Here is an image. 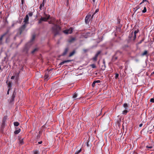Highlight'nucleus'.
<instances>
[{"instance_id":"30","label":"nucleus","mask_w":154,"mask_h":154,"mask_svg":"<svg viewBox=\"0 0 154 154\" xmlns=\"http://www.w3.org/2000/svg\"><path fill=\"white\" fill-rule=\"evenodd\" d=\"M146 11V7L145 6L144 7L143 10H142V12L143 13H145Z\"/></svg>"},{"instance_id":"53","label":"nucleus","mask_w":154,"mask_h":154,"mask_svg":"<svg viewBox=\"0 0 154 154\" xmlns=\"http://www.w3.org/2000/svg\"><path fill=\"white\" fill-rule=\"evenodd\" d=\"M87 146H88V143H87Z\"/></svg>"},{"instance_id":"23","label":"nucleus","mask_w":154,"mask_h":154,"mask_svg":"<svg viewBox=\"0 0 154 154\" xmlns=\"http://www.w3.org/2000/svg\"><path fill=\"white\" fill-rule=\"evenodd\" d=\"M7 33L6 32L5 33H4V34H3L1 36V37H0V41H2V38H3L4 36H5L6 34H7Z\"/></svg>"},{"instance_id":"8","label":"nucleus","mask_w":154,"mask_h":154,"mask_svg":"<svg viewBox=\"0 0 154 154\" xmlns=\"http://www.w3.org/2000/svg\"><path fill=\"white\" fill-rule=\"evenodd\" d=\"M68 51H69V48H66L65 49L64 52L62 53V54L61 55L63 56H64L65 55H66V54L68 52Z\"/></svg>"},{"instance_id":"44","label":"nucleus","mask_w":154,"mask_h":154,"mask_svg":"<svg viewBox=\"0 0 154 154\" xmlns=\"http://www.w3.org/2000/svg\"><path fill=\"white\" fill-rule=\"evenodd\" d=\"M15 77V76H11V79H14V78Z\"/></svg>"},{"instance_id":"24","label":"nucleus","mask_w":154,"mask_h":154,"mask_svg":"<svg viewBox=\"0 0 154 154\" xmlns=\"http://www.w3.org/2000/svg\"><path fill=\"white\" fill-rule=\"evenodd\" d=\"M75 53V51H73L72 52L70 53L69 55V56L70 57L72 56Z\"/></svg>"},{"instance_id":"42","label":"nucleus","mask_w":154,"mask_h":154,"mask_svg":"<svg viewBox=\"0 0 154 154\" xmlns=\"http://www.w3.org/2000/svg\"><path fill=\"white\" fill-rule=\"evenodd\" d=\"M92 67L93 68H95L96 67V66L94 64H93L91 65Z\"/></svg>"},{"instance_id":"35","label":"nucleus","mask_w":154,"mask_h":154,"mask_svg":"<svg viewBox=\"0 0 154 154\" xmlns=\"http://www.w3.org/2000/svg\"><path fill=\"white\" fill-rule=\"evenodd\" d=\"M96 83L94 81L93 82L92 84V86L93 87H94L95 86V84Z\"/></svg>"},{"instance_id":"46","label":"nucleus","mask_w":154,"mask_h":154,"mask_svg":"<svg viewBox=\"0 0 154 154\" xmlns=\"http://www.w3.org/2000/svg\"><path fill=\"white\" fill-rule=\"evenodd\" d=\"M42 143V141H40L38 142V143L39 144H41Z\"/></svg>"},{"instance_id":"16","label":"nucleus","mask_w":154,"mask_h":154,"mask_svg":"<svg viewBox=\"0 0 154 154\" xmlns=\"http://www.w3.org/2000/svg\"><path fill=\"white\" fill-rule=\"evenodd\" d=\"M99 9H97L96 11H95V12L94 13V14H93V15H92V16L91 17V19L92 20L93 18V17H94V14H96V13L98 12L99 11Z\"/></svg>"},{"instance_id":"15","label":"nucleus","mask_w":154,"mask_h":154,"mask_svg":"<svg viewBox=\"0 0 154 154\" xmlns=\"http://www.w3.org/2000/svg\"><path fill=\"white\" fill-rule=\"evenodd\" d=\"M7 118V116H5L3 118V123H2L3 124H4L5 123Z\"/></svg>"},{"instance_id":"7","label":"nucleus","mask_w":154,"mask_h":154,"mask_svg":"<svg viewBox=\"0 0 154 154\" xmlns=\"http://www.w3.org/2000/svg\"><path fill=\"white\" fill-rule=\"evenodd\" d=\"M91 17L90 14H88L87 15L85 19V22L86 23H88L90 21V18Z\"/></svg>"},{"instance_id":"41","label":"nucleus","mask_w":154,"mask_h":154,"mask_svg":"<svg viewBox=\"0 0 154 154\" xmlns=\"http://www.w3.org/2000/svg\"><path fill=\"white\" fill-rule=\"evenodd\" d=\"M94 82L96 83H100V81L99 80H98L95 81Z\"/></svg>"},{"instance_id":"9","label":"nucleus","mask_w":154,"mask_h":154,"mask_svg":"<svg viewBox=\"0 0 154 154\" xmlns=\"http://www.w3.org/2000/svg\"><path fill=\"white\" fill-rule=\"evenodd\" d=\"M72 61V60H64V61L61 62V63H60L59 65H62L63 64H64L65 63L70 62L71 61Z\"/></svg>"},{"instance_id":"19","label":"nucleus","mask_w":154,"mask_h":154,"mask_svg":"<svg viewBox=\"0 0 154 154\" xmlns=\"http://www.w3.org/2000/svg\"><path fill=\"white\" fill-rule=\"evenodd\" d=\"M123 106L125 109H127L128 106L127 103H125L123 104Z\"/></svg>"},{"instance_id":"6","label":"nucleus","mask_w":154,"mask_h":154,"mask_svg":"<svg viewBox=\"0 0 154 154\" xmlns=\"http://www.w3.org/2000/svg\"><path fill=\"white\" fill-rule=\"evenodd\" d=\"M101 53V51H98L97 53L95 54V56L93 58L92 60L94 61H96L97 59V57L99 55V54Z\"/></svg>"},{"instance_id":"39","label":"nucleus","mask_w":154,"mask_h":154,"mask_svg":"<svg viewBox=\"0 0 154 154\" xmlns=\"http://www.w3.org/2000/svg\"><path fill=\"white\" fill-rule=\"evenodd\" d=\"M150 101L151 102L154 103V99L151 98L150 100Z\"/></svg>"},{"instance_id":"27","label":"nucleus","mask_w":154,"mask_h":154,"mask_svg":"<svg viewBox=\"0 0 154 154\" xmlns=\"http://www.w3.org/2000/svg\"><path fill=\"white\" fill-rule=\"evenodd\" d=\"M35 35H32V39H31V42H32L34 40V39L35 38Z\"/></svg>"},{"instance_id":"38","label":"nucleus","mask_w":154,"mask_h":154,"mask_svg":"<svg viewBox=\"0 0 154 154\" xmlns=\"http://www.w3.org/2000/svg\"><path fill=\"white\" fill-rule=\"evenodd\" d=\"M122 52L119 51H117L116 52V54H121Z\"/></svg>"},{"instance_id":"56","label":"nucleus","mask_w":154,"mask_h":154,"mask_svg":"<svg viewBox=\"0 0 154 154\" xmlns=\"http://www.w3.org/2000/svg\"><path fill=\"white\" fill-rule=\"evenodd\" d=\"M153 128H154V125L153 126Z\"/></svg>"},{"instance_id":"4","label":"nucleus","mask_w":154,"mask_h":154,"mask_svg":"<svg viewBox=\"0 0 154 154\" xmlns=\"http://www.w3.org/2000/svg\"><path fill=\"white\" fill-rule=\"evenodd\" d=\"M29 44L30 43H28L26 45L23 50V51L24 52L26 53H28V51L29 48Z\"/></svg>"},{"instance_id":"43","label":"nucleus","mask_w":154,"mask_h":154,"mask_svg":"<svg viewBox=\"0 0 154 154\" xmlns=\"http://www.w3.org/2000/svg\"><path fill=\"white\" fill-rule=\"evenodd\" d=\"M10 90V88H9L8 89V91H7V94H9V91Z\"/></svg>"},{"instance_id":"2","label":"nucleus","mask_w":154,"mask_h":154,"mask_svg":"<svg viewBox=\"0 0 154 154\" xmlns=\"http://www.w3.org/2000/svg\"><path fill=\"white\" fill-rule=\"evenodd\" d=\"M29 17L28 15H26L25 18H24V22L25 24L23 25L19 29V30L20 31V34H21L22 33V30H23L25 27H26V24L29 23Z\"/></svg>"},{"instance_id":"11","label":"nucleus","mask_w":154,"mask_h":154,"mask_svg":"<svg viewBox=\"0 0 154 154\" xmlns=\"http://www.w3.org/2000/svg\"><path fill=\"white\" fill-rule=\"evenodd\" d=\"M20 73V71H19L18 72L16 73L14 75L16 79H17L18 78L19 74Z\"/></svg>"},{"instance_id":"37","label":"nucleus","mask_w":154,"mask_h":154,"mask_svg":"<svg viewBox=\"0 0 154 154\" xmlns=\"http://www.w3.org/2000/svg\"><path fill=\"white\" fill-rule=\"evenodd\" d=\"M139 8V6H138L135 8L134 9L136 10L135 11H137Z\"/></svg>"},{"instance_id":"12","label":"nucleus","mask_w":154,"mask_h":154,"mask_svg":"<svg viewBox=\"0 0 154 154\" xmlns=\"http://www.w3.org/2000/svg\"><path fill=\"white\" fill-rule=\"evenodd\" d=\"M77 94L76 92H75L73 94L72 98H73L75 100L77 99Z\"/></svg>"},{"instance_id":"3","label":"nucleus","mask_w":154,"mask_h":154,"mask_svg":"<svg viewBox=\"0 0 154 154\" xmlns=\"http://www.w3.org/2000/svg\"><path fill=\"white\" fill-rule=\"evenodd\" d=\"M45 17H41L40 20H39L38 23H40L42 21H46L49 19L50 16L46 14H45Z\"/></svg>"},{"instance_id":"36","label":"nucleus","mask_w":154,"mask_h":154,"mask_svg":"<svg viewBox=\"0 0 154 154\" xmlns=\"http://www.w3.org/2000/svg\"><path fill=\"white\" fill-rule=\"evenodd\" d=\"M15 94H14V93L12 95V98L13 99H14V98H15Z\"/></svg>"},{"instance_id":"20","label":"nucleus","mask_w":154,"mask_h":154,"mask_svg":"<svg viewBox=\"0 0 154 154\" xmlns=\"http://www.w3.org/2000/svg\"><path fill=\"white\" fill-rule=\"evenodd\" d=\"M75 40V38H72L69 40V42H72Z\"/></svg>"},{"instance_id":"26","label":"nucleus","mask_w":154,"mask_h":154,"mask_svg":"<svg viewBox=\"0 0 154 154\" xmlns=\"http://www.w3.org/2000/svg\"><path fill=\"white\" fill-rule=\"evenodd\" d=\"M128 112V111L125 110H124L123 111L122 113L123 114L125 115Z\"/></svg>"},{"instance_id":"54","label":"nucleus","mask_w":154,"mask_h":154,"mask_svg":"<svg viewBox=\"0 0 154 154\" xmlns=\"http://www.w3.org/2000/svg\"><path fill=\"white\" fill-rule=\"evenodd\" d=\"M1 67L0 66V70H1Z\"/></svg>"},{"instance_id":"28","label":"nucleus","mask_w":154,"mask_h":154,"mask_svg":"<svg viewBox=\"0 0 154 154\" xmlns=\"http://www.w3.org/2000/svg\"><path fill=\"white\" fill-rule=\"evenodd\" d=\"M19 142H20V143L21 145L23 144V139H20Z\"/></svg>"},{"instance_id":"48","label":"nucleus","mask_w":154,"mask_h":154,"mask_svg":"<svg viewBox=\"0 0 154 154\" xmlns=\"http://www.w3.org/2000/svg\"><path fill=\"white\" fill-rule=\"evenodd\" d=\"M83 51H85V52H86V51H88V50L87 49H84Z\"/></svg>"},{"instance_id":"47","label":"nucleus","mask_w":154,"mask_h":154,"mask_svg":"<svg viewBox=\"0 0 154 154\" xmlns=\"http://www.w3.org/2000/svg\"><path fill=\"white\" fill-rule=\"evenodd\" d=\"M142 125H143V124L141 123V124H140L139 125V127H141L142 126Z\"/></svg>"},{"instance_id":"25","label":"nucleus","mask_w":154,"mask_h":154,"mask_svg":"<svg viewBox=\"0 0 154 154\" xmlns=\"http://www.w3.org/2000/svg\"><path fill=\"white\" fill-rule=\"evenodd\" d=\"M12 87V84L11 83V82H9L8 84V88H10L11 89V88Z\"/></svg>"},{"instance_id":"32","label":"nucleus","mask_w":154,"mask_h":154,"mask_svg":"<svg viewBox=\"0 0 154 154\" xmlns=\"http://www.w3.org/2000/svg\"><path fill=\"white\" fill-rule=\"evenodd\" d=\"M33 15V13L32 12H30L28 13V16H29V17H32Z\"/></svg>"},{"instance_id":"45","label":"nucleus","mask_w":154,"mask_h":154,"mask_svg":"<svg viewBox=\"0 0 154 154\" xmlns=\"http://www.w3.org/2000/svg\"><path fill=\"white\" fill-rule=\"evenodd\" d=\"M147 1L146 0H143V1L142 2H141L140 5L141 4L143 3L144 2Z\"/></svg>"},{"instance_id":"17","label":"nucleus","mask_w":154,"mask_h":154,"mask_svg":"<svg viewBox=\"0 0 154 154\" xmlns=\"http://www.w3.org/2000/svg\"><path fill=\"white\" fill-rule=\"evenodd\" d=\"M49 76L48 74H46L45 76V80L46 81L48 80V79Z\"/></svg>"},{"instance_id":"49","label":"nucleus","mask_w":154,"mask_h":154,"mask_svg":"<svg viewBox=\"0 0 154 154\" xmlns=\"http://www.w3.org/2000/svg\"><path fill=\"white\" fill-rule=\"evenodd\" d=\"M153 74H154V71L152 72L151 74V75H152Z\"/></svg>"},{"instance_id":"14","label":"nucleus","mask_w":154,"mask_h":154,"mask_svg":"<svg viewBox=\"0 0 154 154\" xmlns=\"http://www.w3.org/2000/svg\"><path fill=\"white\" fill-rule=\"evenodd\" d=\"M103 63L104 65V66H103L101 68V69L103 70H104L105 68V61L104 60L103 61Z\"/></svg>"},{"instance_id":"29","label":"nucleus","mask_w":154,"mask_h":154,"mask_svg":"<svg viewBox=\"0 0 154 154\" xmlns=\"http://www.w3.org/2000/svg\"><path fill=\"white\" fill-rule=\"evenodd\" d=\"M147 51L146 50L142 54V55L143 56L147 54Z\"/></svg>"},{"instance_id":"40","label":"nucleus","mask_w":154,"mask_h":154,"mask_svg":"<svg viewBox=\"0 0 154 154\" xmlns=\"http://www.w3.org/2000/svg\"><path fill=\"white\" fill-rule=\"evenodd\" d=\"M146 147L148 148L151 149L152 148V146H146Z\"/></svg>"},{"instance_id":"5","label":"nucleus","mask_w":154,"mask_h":154,"mask_svg":"<svg viewBox=\"0 0 154 154\" xmlns=\"http://www.w3.org/2000/svg\"><path fill=\"white\" fill-rule=\"evenodd\" d=\"M72 28H70L69 29L65 30L63 31L64 33L66 34H71L72 32Z\"/></svg>"},{"instance_id":"22","label":"nucleus","mask_w":154,"mask_h":154,"mask_svg":"<svg viewBox=\"0 0 154 154\" xmlns=\"http://www.w3.org/2000/svg\"><path fill=\"white\" fill-rule=\"evenodd\" d=\"M14 126H18L19 125V123L18 122H16L14 123Z\"/></svg>"},{"instance_id":"1","label":"nucleus","mask_w":154,"mask_h":154,"mask_svg":"<svg viewBox=\"0 0 154 154\" xmlns=\"http://www.w3.org/2000/svg\"><path fill=\"white\" fill-rule=\"evenodd\" d=\"M59 22L58 20H56L54 17H51V20L49 22V23L52 24L53 25L52 27V30L55 35L58 34L60 30V27L57 25Z\"/></svg>"},{"instance_id":"51","label":"nucleus","mask_w":154,"mask_h":154,"mask_svg":"<svg viewBox=\"0 0 154 154\" xmlns=\"http://www.w3.org/2000/svg\"><path fill=\"white\" fill-rule=\"evenodd\" d=\"M95 0H93V1L94 2H95Z\"/></svg>"},{"instance_id":"31","label":"nucleus","mask_w":154,"mask_h":154,"mask_svg":"<svg viewBox=\"0 0 154 154\" xmlns=\"http://www.w3.org/2000/svg\"><path fill=\"white\" fill-rule=\"evenodd\" d=\"M38 151L36 150H35L33 151V154H39Z\"/></svg>"},{"instance_id":"21","label":"nucleus","mask_w":154,"mask_h":154,"mask_svg":"<svg viewBox=\"0 0 154 154\" xmlns=\"http://www.w3.org/2000/svg\"><path fill=\"white\" fill-rule=\"evenodd\" d=\"M38 50V49L37 48H34L31 52L32 54L34 53L35 52L37 51Z\"/></svg>"},{"instance_id":"55","label":"nucleus","mask_w":154,"mask_h":154,"mask_svg":"<svg viewBox=\"0 0 154 154\" xmlns=\"http://www.w3.org/2000/svg\"><path fill=\"white\" fill-rule=\"evenodd\" d=\"M8 82V81H7L6 82V83H7Z\"/></svg>"},{"instance_id":"34","label":"nucleus","mask_w":154,"mask_h":154,"mask_svg":"<svg viewBox=\"0 0 154 154\" xmlns=\"http://www.w3.org/2000/svg\"><path fill=\"white\" fill-rule=\"evenodd\" d=\"M81 151V149H80V150H78V151H77L75 152V154H78Z\"/></svg>"},{"instance_id":"13","label":"nucleus","mask_w":154,"mask_h":154,"mask_svg":"<svg viewBox=\"0 0 154 154\" xmlns=\"http://www.w3.org/2000/svg\"><path fill=\"white\" fill-rule=\"evenodd\" d=\"M44 1L45 0H43V2L42 4H41L39 7V8L40 10L42 9V8L44 6Z\"/></svg>"},{"instance_id":"18","label":"nucleus","mask_w":154,"mask_h":154,"mask_svg":"<svg viewBox=\"0 0 154 154\" xmlns=\"http://www.w3.org/2000/svg\"><path fill=\"white\" fill-rule=\"evenodd\" d=\"M20 129L19 128L18 130L15 131L14 132V133L15 134H17L20 132Z\"/></svg>"},{"instance_id":"50","label":"nucleus","mask_w":154,"mask_h":154,"mask_svg":"<svg viewBox=\"0 0 154 154\" xmlns=\"http://www.w3.org/2000/svg\"><path fill=\"white\" fill-rule=\"evenodd\" d=\"M143 41V40H142L141 41V42H140V43H141Z\"/></svg>"},{"instance_id":"33","label":"nucleus","mask_w":154,"mask_h":154,"mask_svg":"<svg viewBox=\"0 0 154 154\" xmlns=\"http://www.w3.org/2000/svg\"><path fill=\"white\" fill-rule=\"evenodd\" d=\"M119 76V75L118 73H116L115 77V79H117L118 78Z\"/></svg>"},{"instance_id":"10","label":"nucleus","mask_w":154,"mask_h":154,"mask_svg":"<svg viewBox=\"0 0 154 154\" xmlns=\"http://www.w3.org/2000/svg\"><path fill=\"white\" fill-rule=\"evenodd\" d=\"M139 30L138 29H137L136 30H135L134 32V40L136 37V34L138 32Z\"/></svg>"},{"instance_id":"52","label":"nucleus","mask_w":154,"mask_h":154,"mask_svg":"<svg viewBox=\"0 0 154 154\" xmlns=\"http://www.w3.org/2000/svg\"><path fill=\"white\" fill-rule=\"evenodd\" d=\"M133 34V32H132V33H131L132 35Z\"/></svg>"}]
</instances>
